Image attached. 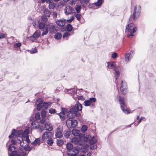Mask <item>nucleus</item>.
I'll use <instances>...</instances> for the list:
<instances>
[{"label": "nucleus", "instance_id": "nucleus-1", "mask_svg": "<svg viewBox=\"0 0 156 156\" xmlns=\"http://www.w3.org/2000/svg\"><path fill=\"white\" fill-rule=\"evenodd\" d=\"M82 108V105L78 102H77L75 105L70 110H71V112L75 114L74 115L76 116H79L80 115Z\"/></svg>", "mask_w": 156, "mask_h": 156}, {"label": "nucleus", "instance_id": "nucleus-2", "mask_svg": "<svg viewBox=\"0 0 156 156\" xmlns=\"http://www.w3.org/2000/svg\"><path fill=\"white\" fill-rule=\"evenodd\" d=\"M137 28L135 25L132 23L128 24L126 27L125 31L128 32V37L133 36L134 35V33L136 30Z\"/></svg>", "mask_w": 156, "mask_h": 156}, {"label": "nucleus", "instance_id": "nucleus-3", "mask_svg": "<svg viewBox=\"0 0 156 156\" xmlns=\"http://www.w3.org/2000/svg\"><path fill=\"white\" fill-rule=\"evenodd\" d=\"M140 7L139 6H136L134 7V12L133 14V18L134 20L137 19L140 16Z\"/></svg>", "mask_w": 156, "mask_h": 156}, {"label": "nucleus", "instance_id": "nucleus-4", "mask_svg": "<svg viewBox=\"0 0 156 156\" xmlns=\"http://www.w3.org/2000/svg\"><path fill=\"white\" fill-rule=\"evenodd\" d=\"M29 133V131L28 129H26L23 133L21 139L25 140L27 144H29L30 143V141L29 139V136L28 135Z\"/></svg>", "mask_w": 156, "mask_h": 156}, {"label": "nucleus", "instance_id": "nucleus-5", "mask_svg": "<svg viewBox=\"0 0 156 156\" xmlns=\"http://www.w3.org/2000/svg\"><path fill=\"white\" fill-rule=\"evenodd\" d=\"M77 122L75 120L68 119L66 121V125L68 128H74L77 126Z\"/></svg>", "mask_w": 156, "mask_h": 156}, {"label": "nucleus", "instance_id": "nucleus-6", "mask_svg": "<svg viewBox=\"0 0 156 156\" xmlns=\"http://www.w3.org/2000/svg\"><path fill=\"white\" fill-rule=\"evenodd\" d=\"M53 133L51 132H46L42 136V140L44 141H47V140L53 137Z\"/></svg>", "mask_w": 156, "mask_h": 156}, {"label": "nucleus", "instance_id": "nucleus-7", "mask_svg": "<svg viewBox=\"0 0 156 156\" xmlns=\"http://www.w3.org/2000/svg\"><path fill=\"white\" fill-rule=\"evenodd\" d=\"M46 27H47L49 32L51 33H55L57 31L55 26L50 23H47L46 25Z\"/></svg>", "mask_w": 156, "mask_h": 156}, {"label": "nucleus", "instance_id": "nucleus-8", "mask_svg": "<svg viewBox=\"0 0 156 156\" xmlns=\"http://www.w3.org/2000/svg\"><path fill=\"white\" fill-rule=\"evenodd\" d=\"M127 85L125 81L122 80L121 82L120 90L122 94L125 95L126 94Z\"/></svg>", "mask_w": 156, "mask_h": 156}, {"label": "nucleus", "instance_id": "nucleus-9", "mask_svg": "<svg viewBox=\"0 0 156 156\" xmlns=\"http://www.w3.org/2000/svg\"><path fill=\"white\" fill-rule=\"evenodd\" d=\"M72 140L74 142L75 144L77 145H81L83 143V140L82 137L80 136L78 137H75L73 138Z\"/></svg>", "mask_w": 156, "mask_h": 156}, {"label": "nucleus", "instance_id": "nucleus-10", "mask_svg": "<svg viewBox=\"0 0 156 156\" xmlns=\"http://www.w3.org/2000/svg\"><path fill=\"white\" fill-rule=\"evenodd\" d=\"M63 129L61 127H58L56 130L55 136L56 138H61L62 137L63 134Z\"/></svg>", "mask_w": 156, "mask_h": 156}, {"label": "nucleus", "instance_id": "nucleus-11", "mask_svg": "<svg viewBox=\"0 0 156 156\" xmlns=\"http://www.w3.org/2000/svg\"><path fill=\"white\" fill-rule=\"evenodd\" d=\"M96 99L94 98H90L89 100L85 101L83 102L84 105L86 106H89L94 103Z\"/></svg>", "mask_w": 156, "mask_h": 156}, {"label": "nucleus", "instance_id": "nucleus-12", "mask_svg": "<svg viewBox=\"0 0 156 156\" xmlns=\"http://www.w3.org/2000/svg\"><path fill=\"white\" fill-rule=\"evenodd\" d=\"M61 111V112L58 114L62 120H64L65 118V114L67 113V110L66 108H62Z\"/></svg>", "mask_w": 156, "mask_h": 156}, {"label": "nucleus", "instance_id": "nucleus-13", "mask_svg": "<svg viewBox=\"0 0 156 156\" xmlns=\"http://www.w3.org/2000/svg\"><path fill=\"white\" fill-rule=\"evenodd\" d=\"M41 32L39 30L36 31L32 36L30 37V39L32 41H34L36 38L39 37L40 35Z\"/></svg>", "mask_w": 156, "mask_h": 156}, {"label": "nucleus", "instance_id": "nucleus-14", "mask_svg": "<svg viewBox=\"0 0 156 156\" xmlns=\"http://www.w3.org/2000/svg\"><path fill=\"white\" fill-rule=\"evenodd\" d=\"M39 102L37 106V108L38 111H40L43 107V101L42 99L39 98L37 99L36 103Z\"/></svg>", "mask_w": 156, "mask_h": 156}, {"label": "nucleus", "instance_id": "nucleus-15", "mask_svg": "<svg viewBox=\"0 0 156 156\" xmlns=\"http://www.w3.org/2000/svg\"><path fill=\"white\" fill-rule=\"evenodd\" d=\"M89 147V145L87 144H83L80 149L81 152L84 154L86 153Z\"/></svg>", "mask_w": 156, "mask_h": 156}, {"label": "nucleus", "instance_id": "nucleus-16", "mask_svg": "<svg viewBox=\"0 0 156 156\" xmlns=\"http://www.w3.org/2000/svg\"><path fill=\"white\" fill-rule=\"evenodd\" d=\"M22 140L21 137L20 136H18L17 137H14L11 140L12 143L13 144H15L16 143H20Z\"/></svg>", "mask_w": 156, "mask_h": 156}, {"label": "nucleus", "instance_id": "nucleus-17", "mask_svg": "<svg viewBox=\"0 0 156 156\" xmlns=\"http://www.w3.org/2000/svg\"><path fill=\"white\" fill-rule=\"evenodd\" d=\"M107 65V66L108 68L110 69H115L117 66L115 62H108Z\"/></svg>", "mask_w": 156, "mask_h": 156}, {"label": "nucleus", "instance_id": "nucleus-18", "mask_svg": "<svg viewBox=\"0 0 156 156\" xmlns=\"http://www.w3.org/2000/svg\"><path fill=\"white\" fill-rule=\"evenodd\" d=\"M73 10V9L71 7L68 6L64 10L65 13L66 15L70 14L72 12Z\"/></svg>", "mask_w": 156, "mask_h": 156}, {"label": "nucleus", "instance_id": "nucleus-19", "mask_svg": "<svg viewBox=\"0 0 156 156\" xmlns=\"http://www.w3.org/2000/svg\"><path fill=\"white\" fill-rule=\"evenodd\" d=\"M31 125L32 128L34 129H37L39 127V123L37 121H34L31 123Z\"/></svg>", "mask_w": 156, "mask_h": 156}, {"label": "nucleus", "instance_id": "nucleus-20", "mask_svg": "<svg viewBox=\"0 0 156 156\" xmlns=\"http://www.w3.org/2000/svg\"><path fill=\"white\" fill-rule=\"evenodd\" d=\"M44 129L46 130L51 131L52 130V128L50 123L47 122L44 125Z\"/></svg>", "mask_w": 156, "mask_h": 156}, {"label": "nucleus", "instance_id": "nucleus-21", "mask_svg": "<svg viewBox=\"0 0 156 156\" xmlns=\"http://www.w3.org/2000/svg\"><path fill=\"white\" fill-rule=\"evenodd\" d=\"M119 103L121 106L122 105V106H124V107L126 106V103L124 102L125 98L124 97L119 96Z\"/></svg>", "mask_w": 156, "mask_h": 156}, {"label": "nucleus", "instance_id": "nucleus-22", "mask_svg": "<svg viewBox=\"0 0 156 156\" xmlns=\"http://www.w3.org/2000/svg\"><path fill=\"white\" fill-rule=\"evenodd\" d=\"M56 23L59 26L63 27L65 24V20H58L56 21Z\"/></svg>", "mask_w": 156, "mask_h": 156}, {"label": "nucleus", "instance_id": "nucleus-23", "mask_svg": "<svg viewBox=\"0 0 156 156\" xmlns=\"http://www.w3.org/2000/svg\"><path fill=\"white\" fill-rule=\"evenodd\" d=\"M97 141V139L96 137L95 136L92 137L91 139L89 140V143L90 144H92L95 143Z\"/></svg>", "mask_w": 156, "mask_h": 156}, {"label": "nucleus", "instance_id": "nucleus-24", "mask_svg": "<svg viewBox=\"0 0 156 156\" xmlns=\"http://www.w3.org/2000/svg\"><path fill=\"white\" fill-rule=\"evenodd\" d=\"M72 134L75 136H78L80 134V131L76 129H73L72 131Z\"/></svg>", "mask_w": 156, "mask_h": 156}, {"label": "nucleus", "instance_id": "nucleus-25", "mask_svg": "<svg viewBox=\"0 0 156 156\" xmlns=\"http://www.w3.org/2000/svg\"><path fill=\"white\" fill-rule=\"evenodd\" d=\"M23 133V131L22 130H20V131H15V132H14V133H13L14 135V137H17L18 136H20Z\"/></svg>", "mask_w": 156, "mask_h": 156}, {"label": "nucleus", "instance_id": "nucleus-26", "mask_svg": "<svg viewBox=\"0 0 156 156\" xmlns=\"http://www.w3.org/2000/svg\"><path fill=\"white\" fill-rule=\"evenodd\" d=\"M80 149V147H74V148L73 147L72 150H71V151L74 153V154L76 155L79 153Z\"/></svg>", "mask_w": 156, "mask_h": 156}, {"label": "nucleus", "instance_id": "nucleus-27", "mask_svg": "<svg viewBox=\"0 0 156 156\" xmlns=\"http://www.w3.org/2000/svg\"><path fill=\"white\" fill-rule=\"evenodd\" d=\"M74 114H75L71 112V110H70L67 113V117L69 119H71L74 118V117L76 116Z\"/></svg>", "mask_w": 156, "mask_h": 156}, {"label": "nucleus", "instance_id": "nucleus-28", "mask_svg": "<svg viewBox=\"0 0 156 156\" xmlns=\"http://www.w3.org/2000/svg\"><path fill=\"white\" fill-rule=\"evenodd\" d=\"M15 148L14 145L12 144L9 145L8 147L9 151H11L12 152H16L15 151Z\"/></svg>", "mask_w": 156, "mask_h": 156}, {"label": "nucleus", "instance_id": "nucleus-29", "mask_svg": "<svg viewBox=\"0 0 156 156\" xmlns=\"http://www.w3.org/2000/svg\"><path fill=\"white\" fill-rule=\"evenodd\" d=\"M66 147L69 152H71L73 147V146L72 144L68 143L66 144Z\"/></svg>", "mask_w": 156, "mask_h": 156}, {"label": "nucleus", "instance_id": "nucleus-30", "mask_svg": "<svg viewBox=\"0 0 156 156\" xmlns=\"http://www.w3.org/2000/svg\"><path fill=\"white\" fill-rule=\"evenodd\" d=\"M49 4L48 7L50 9H55L56 7V4L55 3L52 2L51 0Z\"/></svg>", "mask_w": 156, "mask_h": 156}, {"label": "nucleus", "instance_id": "nucleus-31", "mask_svg": "<svg viewBox=\"0 0 156 156\" xmlns=\"http://www.w3.org/2000/svg\"><path fill=\"white\" fill-rule=\"evenodd\" d=\"M44 13L45 16L50 17L51 14V12L47 9H45L44 11Z\"/></svg>", "mask_w": 156, "mask_h": 156}, {"label": "nucleus", "instance_id": "nucleus-32", "mask_svg": "<svg viewBox=\"0 0 156 156\" xmlns=\"http://www.w3.org/2000/svg\"><path fill=\"white\" fill-rule=\"evenodd\" d=\"M40 142V140L39 138L36 139L34 141L31 143L32 145H37V144H39Z\"/></svg>", "mask_w": 156, "mask_h": 156}, {"label": "nucleus", "instance_id": "nucleus-33", "mask_svg": "<svg viewBox=\"0 0 156 156\" xmlns=\"http://www.w3.org/2000/svg\"><path fill=\"white\" fill-rule=\"evenodd\" d=\"M77 90L75 88L72 89L68 90L69 93H70L71 95H74L76 93Z\"/></svg>", "mask_w": 156, "mask_h": 156}, {"label": "nucleus", "instance_id": "nucleus-34", "mask_svg": "<svg viewBox=\"0 0 156 156\" xmlns=\"http://www.w3.org/2000/svg\"><path fill=\"white\" fill-rule=\"evenodd\" d=\"M104 2V0H98L97 1L94 3L95 5L96 6H101Z\"/></svg>", "mask_w": 156, "mask_h": 156}, {"label": "nucleus", "instance_id": "nucleus-35", "mask_svg": "<svg viewBox=\"0 0 156 156\" xmlns=\"http://www.w3.org/2000/svg\"><path fill=\"white\" fill-rule=\"evenodd\" d=\"M51 104V103L50 102L43 103V107L45 109H47L48 108L50 107Z\"/></svg>", "mask_w": 156, "mask_h": 156}, {"label": "nucleus", "instance_id": "nucleus-36", "mask_svg": "<svg viewBox=\"0 0 156 156\" xmlns=\"http://www.w3.org/2000/svg\"><path fill=\"white\" fill-rule=\"evenodd\" d=\"M130 56L129 54L128 53H126L125 56V61L126 62H129L131 58H130Z\"/></svg>", "mask_w": 156, "mask_h": 156}, {"label": "nucleus", "instance_id": "nucleus-37", "mask_svg": "<svg viewBox=\"0 0 156 156\" xmlns=\"http://www.w3.org/2000/svg\"><path fill=\"white\" fill-rule=\"evenodd\" d=\"M120 107H121V109L122 110L123 112L125 113L128 114L130 113V112H129V110H128L127 109H124V106H122V105L120 106Z\"/></svg>", "mask_w": 156, "mask_h": 156}, {"label": "nucleus", "instance_id": "nucleus-38", "mask_svg": "<svg viewBox=\"0 0 156 156\" xmlns=\"http://www.w3.org/2000/svg\"><path fill=\"white\" fill-rule=\"evenodd\" d=\"M81 9V7L80 5H77L75 8V10L77 13H79L80 12V10Z\"/></svg>", "mask_w": 156, "mask_h": 156}, {"label": "nucleus", "instance_id": "nucleus-39", "mask_svg": "<svg viewBox=\"0 0 156 156\" xmlns=\"http://www.w3.org/2000/svg\"><path fill=\"white\" fill-rule=\"evenodd\" d=\"M64 143V142L62 140L57 139V144L58 146H62Z\"/></svg>", "mask_w": 156, "mask_h": 156}, {"label": "nucleus", "instance_id": "nucleus-40", "mask_svg": "<svg viewBox=\"0 0 156 156\" xmlns=\"http://www.w3.org/2000/svg\"><path fill=\"white\" fill-rule=\"evenodd\" d=\"M23 147H24V149L27 151H30L31 150V148L28 145V144H26L25 146H23Z\"/></svg>", "mask_w": 156, "mask_h": 156}, {"label": "nucleus", "instance_id": "nucleus-41", "mask_svg": "<svg viewBox=\"0 0 156 156\" xmlns=\"http://www.w3.org/2000/svg\"><path fill=\"white\" fill-rule=\"evenodd\" d=\"M115 72L114 74H115V77L116 80H117V79L118 78L120 73L119 70H117L116 69H115Z\"/></svg>", "mask_w": 156, "mask_h": 156}, {"label": "nucleus", "instance_id": "nucleus-42", "mask_svg": "<svg viewBox=\"0 0 156 156\" xmlns=\"http://www.w3.org/2000/svg\"><path fill=\"white\" fill-rule=\"evenodd\" d=\"M46 112L44 110H43L41 112V116L42 118H46Z\"/></svg>", "mask_w": 156, "mask_h": 156}, {"label": "nucleus", "instance_id": "nucleus-43", "mask_svg": "<svg viewBox=\"0 0 156 156\" xmlns=\"http://www.w3.org/2000/svg\"><path fill=\"white\" fill-rule=\"evenodd\" d=\"M62 35L60 33H57L55 34V38L56 39H59L62 37Z\"/></svg>", "mask_w": 156, "mask_h": 156}, {"label": "nucleus", "instance_id": "nucleus-44", "mask_svg": "<svg viewBox=\"0 0 156 156\" xmlns=\"http://www.w3.org/2000/svg\"><path fill=\"white\" fill-rule=\"evenodd\" d=\"M45 24L44 22H41L39 23V27L40 29H43L45 27Z\"/></svg>", "mask_w": 156, "mask_h": 156}, {"label": "nucleus", "instance_id": "nucleus-45", "mask_svg": "<svg viewBox=\"0 0 156 156\" xmlns=\"http://www.w3.org/2000/svg\"><path fill=\"white\" fill-rule=\"evenodd\" d=\"M47 144L50 146L52 145L53 143V140L52 138L50 139L47 140Z\"/></svg>", "mask_w": 156, "mask_h": 156}, {"label": "nucleus", "instance_id": "nucleus-46", "mask_svg": "<svg viewBox=\"0 0 156 156\" xmlns=\"http://www.w3.org/2000/svg\"><path fill=\"white\" fill-rule=\"evenodd\" d=\"M67 30L69 32V31H71L73 29V27L70 24H69L66 27Z\"/></svg>", "mask_w": 156, "mask_h": 156}, {"label": "nucleus", "instance_id": "nucleus-47", "mask_svg": "<svg viewBox=\"0 0 156 156\" xmlns=\"http://www.w3.org/2000/svg\"><path fill=\"white\" fill-rule=\"evenodd\" d=\"M87 126L85 125H83L81 129V131L82 133H84L87 129Z\"/></svg>", "mask_w": 156, "mask_h": 156}, {"label": "nucleus", "instance_id": "nucleus-48", "mask_svg": "<svg viewBox=\"0 0 156 156\" xmlns=\"http://www.w3.org/2000/svg\"><path fill=\"white\" fill-rule=\"evenodd\" d=\"M35 118L36 119L39 120L40 119V113L38 112L36 113L35 115Z\"/></svg>", "mask_w": 156, "mask_h": 156}, {"label": "nucleus", "instance_id": "nucleus-49", "mask_svg": "<svg viewBox=\"0 0 156 156\" xmlns=\"http://www.w3.org/2000/svg\"><path fill=\"white\" fill-rule=\"evenodd\" d=\"M89 0H81L80 2V3L83 5V6L84 7V4H86L88 3L89 2Z\"/></svg>", "mask_w": 156, "mask_h": 156}, {"label": "nucleus", "instance_id": "nucleus-50", "mask_svg": "<svg viewBox=\"0 0 156 156\" xmlns=\"http://www.w3.org/2000/svg\"><path fill=\"white\" fill-rule=\"evenodd\" d=\"M48 29L47 28V27H46V28L45 29H44L42 33V36H44V35H46L48 33Z\"/></svg>", "mask_w": 156, "mask_h": 156}, {"label": "nucleus", "instance_id": "nucleus-51", "mask_svg": "<svg viewBox=\"0 0 156 156\" xmlns=\"http://www.w3.org/2000/svg\"><path fill=\"white\" fill-rule=\"evenodd\" d=\"M70 35V33L68 31H66V32L64 33L63 35V38H65V37H68Z\"/></svg>", "mask_w": 156, "mask_h": 156}, {"label": "nucleus", "instance_id": "nucleus-52", "mask_svg": "<svg viewBox=\"0 0 156 156\" xmlns=\"http://www.w3.org/2000/svg\"><path fill=\"white\" fill-rule=\"evenodd\" d=\"M21 45V44L20 43H18L14 44V47L15 48H17L20 47Z\"/></svg>", "mask_w": 156, "mask_h": 156}, {"label": "nucleus", "instance_id": "nucleus-53", "mask_svg": "<svg viewBox=\"0 0 156 156\" xmlns=\"http://www.w3.org/2000/svg\"><path fill=\"white\" fill-rule=\"evenodd\" d=\"M49 112L51 114H54L56 113V111L55 109L51 108L49 109Z\"/></svg>", "mask_w": 156, "mask_h": 156}, {"label": "nucleus", "instance_id": "nucleus-54", "mask_svg": "<svg viewBox=\"0 0 156 156\" xmlns=\"http://www.w3.org/2000/svg\"><path fill=\"white\" fill-rule=\"evenodd\" d=\"M26 142H25V140H21V142L20 143V145L22 146H24L25 145Z\"/></svg>", "mask_w": 156, "mask_h": 156}, {"label": "nucleus", "instance_id": "nucleus-55", "mask_svg": "<svg viewBox=\"0 0 156 156\" xmlns=\"http://www.w3.org/2000/svg\"><path fill=\"white\" fill-rule=\"evenodd\" d=\"M81 15L80 14H77L75 15V17L78 21H80L81 19Z\"/></svg>", "mask_w": 156, "mask_h": 156}, {"label": "nucleus", "instance_id": "nucleus-56", "mask_svg": "<svg viewBox=\"0 0 156 156\" xmlns=\"http://www.w3.org/2000/svg\"><path fill=\"white\" fill-rule=\"evenodd\" d=\"M37 52V50L36 48L33 49L30 51V52L31 54H34Z\"/></svg>", "mask_w": 156, "mask_h": 156}, {"label": "nucleus", "instance_id": "nucleus-57", "mask_svg": "<svg viewBox=\"0 0 156 156\" xmlns=\"http://www.w3.org/2000/svg\"><path fill=\"white\" fill-rule=\"evenodd\" d=\"M47 122L45 118H42L40 120V122L42 124H45V123Z\"/></svg>", "mask_w": 156, "mask_h": 156}, {"label": "nucleus", "instance_id": "nucleus-58", "mask_svg": "<svg viewBox=\"0 0 156 156\" xmlns=\"http://www.w3.org/2000/svg\"><path fill=\"white\" fill-rule=\"evenodd\" d=\"M79 100L83 101L85 100L84 98L82 96H78L77 97Z\"/></svg>", "mask_w": 156, "mask_h": 156}, {"label": "nucleus", "instance_id": "nucleus-59", "mask_svg": "<svg viewBox=\"0 0 156 156\" xmlns=\"http://www.w3.org/2000/svg\"><path fill=\"white\" fill-rule=\"evenodd\" d=\"M117 54L116 53H113L112 54V58L113 59L117 57Z\"/></svg>", "mask_w": 156, "mask_h": 156}, {"label": "nucleus", "instance_id": "nucleus-60", "mask_svg": "<svg viewBox=\"0 0 156 156\" xmlns=\"http://www.w3.org/2000/svg\"><path fill=\"white\" fill-rule=\"evenodd\" d=\"M74 17L73 16L70 17V19H69L67 20V21L69 23L71 22L74 19Z\"/></svg>", "mask_w": 156, "mask_h": 156}, {"label": "nucleus", "instance_id": "nucleus-61", "mask_svg": "<svg viewBox=\"0 0 156 156\" xmlns=\"http://www.w3.org/2000/svg\"><path fill=\"white\" fill-rule=\"evenodd\" d=\"M41 1L42 3L45 2L47 3H50L51 2V0H41Z\"/></svg>", "mask_w": 156, "mask_h": 156}, {"label": "nucleus", "instance_id": "nucleus-62", "mask_svg": "<svg viewBox=\"0 0 156 156\" xmlns=\"http://www.w3.org/2000/svg\"><path fill=\"white\" fill-rule=\"evenodd\" d=\"M15 132V130L14 129H13L12 130V134L9 135V137L10 138H12V137H14V134L13 133H14V132Z\"/></svg>", "mask_w": 156, "mask_h": 156}, {"label": "nucleus", "instance_id": "nucleus-63", "mask_svg": "<svg viewBox=\"0 0 156 156\" xmlns=\"http://www.w3.org/2000/svg\"><path fill=\"white\" fill-rule=\"evenodd\" d=\"M76 3V1L75 0H72L70 2V4L72 5H74Z\"/></svg>", "mask_w": 156, "mask_h": 156}, {"label": "nucleus", "instance_id": "nucleus-64", "mask_svg": "<svg viewBox=\"0 0 156 156\" xmlns=\"http://www.w3.org/2000/svg\"><path fill=\"white\" fill-rule=\"evenodd\" d=\"M133 53L134 52L133 51H131L129 53H127L128 54H129V55H130V58H132L133 57Z\"/></svg>", "mask_w": 156, "mask_h": 156}]
</instances>
